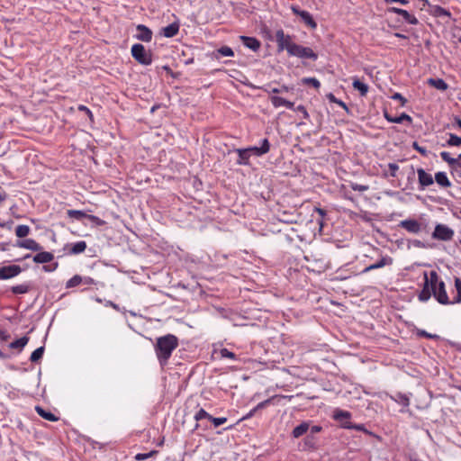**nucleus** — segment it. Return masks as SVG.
<instances>
[{
	"label": "nucleus",
	"instance_id": "f257e3e1",
	"mask_svg": "<svg viewBox=\"0 0 461 461\" xmlns=\"http://www.w3.org/2000/svg\"><path fill=\"white\" fill-rule=\"evenodd\" d=\"M178 346V339L173 334H167L157 339L155 352L161 366L167 363L172 352Z\"/></svg>",
	"mask_w": 461,
	"mask_h": 461
},
{
	"label": "nucleus",
	"instance_id": "f03ea898",
	"mask_svg": "<svg viewBox=\"0 0 461 461\" xmlns=\"http://www.w3.org/2000/svg\"><path fill=\"white\" fill-rule=\"evenodd\" d=\"M430 289L433 296L441 304H451L445 287V283L439 280L436 271H430L429 274Z\"/></svg>",
	"mask_w": 461,
	"mask_h": 461
},
{
	"label": "nucleus",
	"instance_id": "7ed1b4c3",
	"mask_svg": "<svg viewBox=\"0 0 461 461\" xmlns=\"http://www.w3.org/2000/svg\"><path fill=\"white\" fill-rule=\"evenodd\" d=\"M131 55L140 64L150 65L152 62V54L147 50L142 44L137 43L131 47Z\"/></svg>",
	"mask_w": 461,
	"mask_h": 461
},
{
	"label": "nucleus",
	"instance_id": "20e7f679",
	"mask_svg": "<svg viewBox=\"0 0 461 461\" xmlns=\"http://www.w3.org/2000/svg\"><path fill=\"white\" fill-rule=\"evenodd\" d=\"M276 41L279 52L285 50L288 54H290L294 45V42L292 41V37L290 35L285 34L282 29H279L276 32Z\"/></svg>",
	"mask_w": 461,
	"mask_h": 461
},
{
	"label": "nucleus",
	"instance_id": "39448f33",
	"mask_svg": "<svg viewBox=\"0 0 461 461\" xmlns=\"http://www.w3.org/2000/svg\"><path fill=\"white\" fill-rule=\"evenodd\" d=\"M289 55L298 57L301 59H310L312 60H316L318 58L317 54L314 53V51L311 48L303 47L296 43H294Z\"/></svg>",
	"mask_w": 461,
	"mask_h": 461
},
{
	"label": "nucleus",
	"instance_id": "423d86ee",
	"mask_svg": "<svg viewBox=\"0 0 461 461\" xmlns=\"http://www.w3.org/2000/svg\"><path fill=\"white\" fill-rule=\"evenodd\" d=\"M433 238L440 240H450L454 236V231L449 227L438 224L435 227L434 232L432 234Z\"/></svg>",
	"mask_w": 461,
	"mask_h": 461
},
{
	"label": "nucleus",
	"instance_id": "0eeeda50",
	"mask_svg": "<svg viewBox=\"0 0 461 461\" xmlns=\"http://www.w3.org/2000/svg\"><path fill=\"white\" fill-rule=\"evenodd\" d=\"M332 417L335 420L340 423L342 428L347 429L351 427V413L349 411L336 409L333 411Z\"/></svg>",
	"mask_w": 461,
	"mask_h": 461
},
{
	"label": "nucleus",
	"instance_id": "6e6552de",
	"mask_svg": "<svg viewBox=\"0 0 461 461\" xmlns=\"http://www.w3.org/2000/svg\"><path fill=\"white\" fill-rule=\"evenodd\" d=\"M291 10L294 14L300 16L303 23L310 28L315 29L317 27L316 22L313 20L312 14L309 12L300 10V8L296 5H292Z\"/></svg>",
	"mask_w": 461,
	"mask_h": 461
},
{
	"label": "nucleus",
	"instance_id": "1a4fd4ad",
	"mask_svg": "<svg viewBox=\"0 0 461 461\" xmlns=\"http://www.w3.org/2000/svg\"><path fill=\"white\" fill-rule=\"evenodd\" d=\"M22 268L18 265H9L0 267V279L6 280L18 276Z\"/></svg>",
	"mask_w": 461,
	"mask_h": 461
},
{
	"label": "nucleus",
	"instance_id": "9d476101",
	"mask_svg": "<svg viewBox=\"0 0 461 461\" xmlns=\"http://www.w3.org/2000/svg\"><path fill=\"white\" fill-rule=\"evenodd\" d=\"M417 175L420 190L431 185L434 182L433 176L427 173L423 168H418Z\"/></svg>",
	"mask_w": 461,
	"mask_h": 461
},
{
	"label": "nucleus",
	"instance_id": "9b49d317",
	"mask_svg": "<svg viewBox=\"0 0 461 461\" xmlns=\"http://www.w3.org/2000/svg\"><path fill=\"white\" fill-rule=\"evenodd\" d=\"M388 12L401 15L402 17V19L409 24L415 25L418 23V19L413 14H411L409 12H407L406 10L397 8V7H390V8H388Z\"/></svg>",
	"mask_w": 461,
	"mask_h": 461
},
{
	"label": "nucleus",
	"instance_id": "f8f14e48",
	"mask_svg": "<svg viewBox=\"0 0 461 461\" xmlns=\"http://www.w3.org/2000/svg\"><path fill=\"white\" fill-rule=\"evenodd\" d=\"M269 149L270 144L267 139H263L261 140L260 147L254 146L247 148V150L249 151V153H250V155H255L258 157L267 154L269 151Z\"/></svg>",
	"mask_w": 461,
	"mask_h": 461
},
{
	"label": "nucleus",
	"instance_id": "ddd939ff",
	"mask_svg": "<svg viewBox=\"0 0 461 461\" xmlns=\"http://www.w3.org/2000/svg\"><path fill=\"white\" fill-rule=\"evenodd\" d=\"M399 225L407 231L414 234H417L421 230V224L413 219L402 221Z\"/></svg>",
	"mask_w": 461,
	"mask_h": 461
},
{
	"label": "nucleus",
	"instance_id": "4468645a",
	"mask_svg": "<svg viewBox=\"0 0 461 461\" xmlns=\"http://www.w3.org/2000/svg\"><path fill=\"white\" fill-rule=\"evenodd\" d=\"M393 258L387 255L385 256H383L379 261H377L376 263L375 264H372L368 267H366V268L363 269L362 273H367L371 270H375V269H378V268H382L385 266H390L393 264Z\"/></svg>",
	"mask_w": 461,
	"mask_h": 461
},
{
	"label": "nucleus",
	"instance_id": "2eb2a0df",
	"mask_svg": "<svg viewBox=\"0 0 461 461\" xmlns=\"http://www.w3.org/2000/svg\"><path fill=\"white\" fill-rule=\"evenodd\" d=\"M137 34L136 38L140 41L149 42L152 39V32L147 26L139 24L136 27Z\"/></svg>",
	"mask_w": 461,
	"mask_h": 461
},
{
	"label": "nucleus",
	"instance_id": "dca6fc26",
	"mask_svg": "<svg viewBox=\"0 0 461 461\" xmlns=\"http://www.w3.org/2000/svg\"><path fill=\"white\" fill-rule=\"evenodd\" d=\"M431 294L429 274L424 272V287L419 295V299L422 302H426L430 298Z\"/></svg>",
	"mask_w": 461,
	"mask_h": 461
},
{
	"label": "nucleus",
	"instance_id": "f3484780",
	"mask_svg": "<svg viewBox=\"0 0 461 461\" xmlns=\"http://www.w3.org/2000/svg\"><path fill=\"white\" fill-rule=\"evenodd\" d=\"M16 246L32 251H40L41 249V246L32 239L18 241Z\"/></svg>",
	"mask_w": 461,
	"mask_h": 461
},
{
	"label": "nucleus",
	"instance_id": "a211bd4d",
	"mask_svg": "<svg viewBox=\"0 0 461 461\" xmlns=\"http://www.w3.org/2000/svg\"><path fill=\"white\" fill-rule=\"evenodd\" d=\"M240 39L247 48L253 51H257L260 48V41L254 37L240 36Z\"/></svg>",
	"mask_w": 461,
	"mask_h": 461
},
{
	"label": "nucleus",
	"instance_id": "6ab92c4d",
	"mask_svg": "<svg viewBox=\"0 0 461 461\" xmlns=\"http://www.w3.org/2000/svg\"><path fill=\"white\" fill-rule=\"evenodd\" d=\"M54 256L50 252L41 251L33 257V261L38 264H44L52 261Z\"/></svg>",
	"mask_w": 461,
	"mask_h": 461
},
{
	"label": "nucleus",
	"instance_id": "aec40b11",
	"mask_svg": "<svg viewBox=\"0 0 461 461\" xmlns=\"http://www.w3.org/2000/svg\"><path fill=\"white\" fill-rule=\"evenodd\" d=\"M179 31V24L177 23H172L162 29V33L167 38L176 36Z\"/></svg>",
	"mask_w": 461,
	"mask_h": 461
},
{
	"label": "nucleus",
	"instance_id": "412c9836",
	"mask_svg": "<svg viewBox=\"0 0 461 461\" xmlns=\"http://www.w3.org/2000/svg\"><path fill=\"white\" fill-rule=\"evenodd\" d=\"M435 181L441 187H449L451 185V182L449 181V179L445 172L436 173L435 174Z\"/></svg>",
	"mask_w": 461,
	"mask_h": 461
},
{
	"label": "nucleus",
	"instance_id": "4be33fe9",
	"mask_svg": "<svg viewBox=\"0 0 461 461\" xmlns=\"http://www.w3.org/2000/svg\"><path fill=\"white\" fill-rule=\"evenodd\" d=\"M384 117L385 119L390 122H394V123H402L404 121H407L409 122H411V118L410 115L406 114V113H402L400 116H397V117H393V116H390L387 113H384Z\"/></svg>",
	"mask_w": 461,
	"mask_h": 461
},
{
	"label": "nucleus",
	"instance_id": "5701e85b",
	"mask_svg": "<svg viewBox=\"0 0 461 461\" xmlns=\"http://www.w3.org/2000/svg\"><path fill=\"white\" fill-rule=\"evenodd\" d=\"M352 86L355 90H357L362 96H365L368 92V86L362 81H360L358 78H354Z\"/></svg>",
	"mask_w": 461,
	"mask_h": 461
},
{
	"label": "nucleus",
	"instance_id": "b1692460",
	"mask_svg": "<svg viewBox=\"0 0 461 461\" xmlns=\"http://www.w3.org/2000/svg\"><path fill=\"white\" fill-rule=\"evenodd\" d=\"M35 411L43 419L47 420H50V421H56L58 420V418L53 414L51 413L50 411H48L46 410H44L42 407L41 406H36L35 407Z\"/></svg>",
	"mask_w": 461,
	"mask_h": 461
},
{
	"label": "nucleus",
	"instance_id": "393cba45",
	"mask_svg": "<svg viewBox=\"0 0 461 461\" xmlns=\"http://www.w3.org/2000/svg\"><path fill=\"white\" fill-rule=\"evenodd\" d=\"M308 429L309 424L307 422H303L293 429L292 435L294 438H298L306 433Z\"/></svg>",
	"mask_w": 461,
	"mask_h": 461
},
{
	"label": "nucleus",
	"instance_id": "a878e982",
	"mask_svg": "<svg viewBox=\"0 0 461 461\" xmlns=\"http://www.w3.org/2000/svg\"><path fill=\"white\" fill-rule=\"evenodd\" d=\"M86 241L81 240V241H77L76 243L71 244L69 252L71 254L77 255V254H80V253L84 252L86 250Z\"/></svg>",
	"mask_w": 461,
	"mask_h": 461
},
{
	"label": "nucleus",
	"instance_id": "bb28decb",
	"mask_svg": "<svg viewBox=\"0 0 461 461\" xmlns=\"http://www.w3.org/2000/svg\"><path fill=\"white\" fill-rule=\"evenodd\" d=\"M237 153L239 155V164L246 165L249 163V157L251 156L250 153L247 150V149H237Z\"/></svg>",
	"mask_w": 461,
	"mask_h": 461
},
{
	"label": "nucleus",
	"instance_id": "cd10ccee",
	"mask_svg": "<svg viewBox=\"0 0 461 461\" xmlns=\"http://www.w3.org/2000/svg\"><path fill=\"white\" fill-rule=\"evenodd\" d=\"M455 288L456 290V295L451 301V303H461V279L456 277L455 279Z\"/></svg>",
	"mask_w": 461,
	"mask_h": 461
},
{
	"label": "nucleus",
	"instance_id": "c85d7f7f",
	"mask_svg": "<svg viewBox=\"0 0 461 461\" xmlns=\"http://www.w3.org/2000/svg\"><path fill=\"white\" fill-rule=\"evenodd\" d=\"M30 227L28 225H18L15 229V234L18 238H24L30 233Z\"/></svg>",
	"mask_w": 461,
	"mask_h": 461
},
{
	"label": "nucleus",
	"instance_id": "c756f323",
	"mask_svg": "<svg viewBox=\"0 0 461 461\" xmlns=\"http://www.w3.org/2000/svg\"><path fill=\"white\" fill-rule=\"evenodd\" d=\"M429 85L435 86L438 90H446L447 88V84L443 79H433L430 78L429 80Z\"/></svg>",
	"mask_w": 461,
	"mask_h": 461
},
{
	"label": "nucleus",
	"instance_id": "7c9ffc66",
	"mask_svg": "<svg viewBox=\"0 0 461 461\" xmlns=\"http://www.w3.org/2000/svg\"><path fill=\"white\" fill-rule=\"evenodd\" d=\"M28 341H29V339L26 336L22 337L14 341H13L10 344V348H23L26 346Z\"/></svg>",
	"mask_w": 461,
	"mask_h": 461
},
{
	"label": "nucleus",
	"instance_id": "2f4dec72",
	"mask_svg": "<svg viewBox=\"0 0 461 461\" xmlns=\"http://www.w3.org/2000/svg\"><path fill=\"white\" fill-rule=\"evenodd\" d=\"M83 282V277L76 275L67 282V288H71L79 285Z\"/></svg>",
	"mask_w": 461,
	"mask_h": 461
},
{
	"label": "nucleus",
	"instance_id": "473e14b6",
	"mask_svg": "<svg viewBox=\"0 0 461 461\" xmlns=\"http://www.w3.org/2000/svg\"><path fill=\"white\" fill-rule=\"evenodd\" d=\"M43 352H44V348L43 347H40L38 348H36L31 355L30 357V360L32 362H37L38 360H40L42 356H43Z\"/></svg>",
	"mask_w": 461,
	"mask_h": 461
},
{
	"label": "nucleus",
	"instance_id": "72a5a7b5",
	"mask_svg": "<svg viewBox=\"0 0 461 461\" xmlns=\"http://www.w3.org/2000/svg\"><path fill=\"white\" fill-rule=\"evenodd\" d=\"M12 292L15 294H26L29 291V285H14L11 288Z\"/></svg>",
	"mask_w": 461,
	"mask_h": 461
},
{
	"label": "nucleus",
	"instance_id": "f704fd0d",
	"mask_svg": "<svg viewBox=\"0 0 461 461\" xmlns=\"http://www.w3.org/2000/svg\"><path fill=\"white\" fill-rule=\"evenodd\" d=\"M217 53L222 57H233L234 56V52H233L232 49L228 46L221 47L220 49L217 50Z\"/></svg>",
	"mask_w": 461,
	"mask_h": 461
},
{
	"label": "nucleus",
	"instance_id": "c9c22d12",
	"mask_svg": "<svg viewBox=\"0 0 461 461\" xmlns=\"http://www.w3.org/2000/svg\"><path fill=\"white\" fill-rule=\"evenodd\" d=\"M448 146H461V137L449 133V139L447 141Z\"/></svg>",
	"mask_w": 461,
	"mask_h": 461
},
{
	"label": "nucleus",
	"instance_id": "e433bc0d",
	"mask_svg": "<svg viewBox=\"0 0 461 461\" xmlns=\"http://www.w3.org/2000/svg\"><path fill=\"white\" fill-rule=\"evenodd\" d=\"M212 415H210L205 410L200 409L194 415L195 420H201L203 419H208L211 420Z\"/></svg>",
	"mask_w": 461,
	"mask_h": 461
},
{
	"label": "nucleus",
	"instance_id": "4c0bfd02",
	"mask_svg": "<svg viewBox=\"0 0 461 461\" xmlns=\"http://www.w3.org/2000/svg\"><path fill=\"white\" fill-rule=\"evenodd\" d=\"M440 157L444 161L447 162L449 165H455L457 162V159L452 158L450 154L447 151H442L440 153Z\"/></svg>",
	"mask_w": 461,
	"mask_h": 461
},
{
	"label": "nucleus",
	"instance_id": "58836bf2",
	"mask_svg": "<svg viewBox=\"0 0 461 461\" xmlns=\"http://www.w3.org/2000/svg\"><path fill=\"white\" fill-rule=\"evenodd\" d=\"M272 104L277 108L285 105V99L280 96H272L270 98Z\"/></svg>",
	"mask_w": 461,
	"mask_h": 461
},
{
	"label": "nucleus",
	"instance_id": "ea45409f",
	"mask_svg": "<svg viewBox=\"0 0 461 461\" xmlns=\"http://www.w3.org/2000/svg\"><path fill=\"white\" fill-rule=\"evenodd\" d=\"M304 84L311 85L314 88H319L321 86L320 81L315 77H306L303 79Z\"/></svg>",
	"mask_w": 461,
	"mask_h": 461
},
{
	"label": "nucleus",
	"instance_id": "a19ab883",
	"mask_svg": "<svg viewBox=\"0 0 461 461\" xmlns=\"http://www.w3.org/2000/svg\"><path fill=\"white\" fill-rule=\"evenodd\" d=\"M156 454H157V451H155V450H152L149 453H139L135 456V459L138 461H142V460H145Z\"/></svg>",
	"mask_w": 461,
	"mask_h": 461
},
{
	"label": "nucleus",
	"instance_id": "79ce46f5",
	"mask_svg": "<svg viewBox=\"0 0 461 461\" xmlns=\"http://www.w3.org/2000/svg\"><path fill=\"white\" fill-rule=\"evenodd\" d=\"M220 355L223 358L236 359V355L233 352L228 350L227 348H221L220 350Z\"/></svg>",
	"mask_w": 461,
	"mask_h": 461
},
{
	"label": "nucleus",
	"instance_id": "37998d69",
	"mask_svg": "<svg viewBox=\"0 0 461 461\" xmlns=\"http://www.w3.org/2000/svg\"><path fill=\"white\" fill-rule=\"evenodd\" d=\"M68 215L70 217H73V218H76L77 220H80L82 219L83 217L86 216V213L82 211H77V210H70L68 211Z\"/></svg>",
	"mask_w": 461,
	"mask_h": 461
},
{
	"label": "nucleus",
	"instance_id": "c03bdc74",
	"mask_svg": "<svg viewBox=\"0 0 461 461\" xmlns=\"http://www.w3.org/2000/svg\"><path fill=\"white\" fill-rule=\"evenodd\" d=\"M350 187L354 190V191H358V192H365V191H367L369 186L368 185H360V184H357V183H352L350 185Z\"/></svg>",
	"mask_w": 461,
	"mask_h": 461
},
{
	"label": "nucleus",
	"instance_id": "a18cd8bd",
	"mask_svg": "<svg viewBox=\"0 0 461 461\" xmlns=\"http://www.w3.org/2000/svg\"><path fill=\"white\" fill-rule=\"evenodd\" d=\"M211 421L212 422L214 427L217 428V427L224 424L227 421V418H225V417L214 418V417L212 416Z\"/></svg>",
	"mask_w": 461,
	"mask_h": 461
},
{
	"label": "nucleus",
	"instance_id": "49530a36",
	"mask_svg": "<svg viewBox=\"0 0 461 461\" xmlns=\"http://www.w3.org/2000/svg\"><path fill=\"white\" fill-rule=\"evenodd\" d=\"M351 429H356V430H359V431H364L366 432V434H369L371 435L372 433L370 431H368L365 426L363 424H353L351 422V427L349 428Z\"/></svg>",
	"mask_w": 461,
	"mask_h": 461
},
{
	"label": "nucleus",
	"instance_id": "de8ad7c7",
	"mask_svg": "<svg viewBox=\"0 0 461 461\" xmlns=\"http://www.w3.org/2000/svg\"><path fill=\"white\" fill-rule=\"evenodd\" d=\"M294 110L298 113H301L303 116V118H308L309 114L303 105H298Z\"/></svg>",
	"mask_w": 461,
	"mask_h": 461
},
{
	"label": "nucleus",
	"instance_id": "09e8293b",
	"mask_svg": "<svg viewBox=\"0 0 461 461\" xmlns=\"http://www.w3.org/2000/svg\"><path fill=\"white\" fill-rule=\"evenodd\" d=\"M392 98L393 100H399L402 102V105H404L406 103V99L399 93H395L393 95Z\"/></svg>",
	"mask_w": 461,
	"mask_h": 461
},
{
	"label": "nucleus",
	"instance_id": "8fccbe9b",
	"mask_svg": "<svg viewBox=\"0 0 461 461\" xmlns=\"http://www.w3.org/2000/svg\"><path fill=\"white\" fill-rule=\"evenodd\" d=\"M389 168L391 170V176H395V173L399 169V166L397 164H395V163H390L389 164Z\"/></svg>",
	"mask_w": 461,
	"mask_h": 461
},
{
	"label": "nucleus",
	"instance_id": "3c124183",
	"mask_svg": "<svg viewBox=\"0 0 461 461\" xmlns=\"http://www.w3.org/2000/svg\"><path fill=\"white\" fill-rule=\"evenodd\" d=\"M437 14H438V15H440V16H447V17L450 16V13L442 7L438 8Z\"/></svg>",
	"mask_w": 461,
	"mask_h": 461
},
{
	"label": "nucleus",
	"instance_id": "603ef678",
	"mask_svg": "<svg viewBox=\"0 0 461 461\" xmlns=\"http://www.w3.org/2000/svg\"><path fill=\"white\" fill-rule=\"evenodd\" d=\"M270 402V399H267L266 401H263L261 402H259L256 407H255V410L258 411V410H261L265 407H267Z\"/></svg>",
	"mask_w": 461,
	"mask_h": 461
},
{
	"label": "nucleus",
	"instance_id": "864d4df0",
	"mask_svg": "<svg viewBox=\"0 0 461 461\" xmlns=\"http://www.w3.org/2000/svg\"><path fill=\"white\" fill-rule=\"evenodd\" d=\"M78 110L83 111V112H86V114H87L90 118H92V117H93L92 112H91V111H90L86 106H85V105H79V106H78Z\"/></svg>",
	"mask_w": 461,
	"mask_h": 461
},
{
	"label": "nucleus",
	"instance_id": "5fc2aeb1",
	"mask_svg": "<svg viewBox=\"0 0 461 461\" xmlns=\"http://www.w3.org/2000/svg\"><path fill=\"white\" fill-rule=\"evenodd\" d=\"M400 400H399V402L401 404H402L403 406H408L409 405V399L403 395H400L399 396Z\"/></svg>",
	"mask_w": 461,
	"mask_h": 461
},
{
	"label": "nucleus",
	"instance_id": "6e6d98bb",
	"mask_svg": "<svg viewBox=\"0 0 461 461\" xmlns=\"http://www.w3.org/2000/svg\"><path fill=\"white\" fill-rule=\"evenodd\" d=\"M413 147L420 154H422V155L426 154V149L424 148L420 147L416 142H414Z\"/></svg>",
	"mask_w": 461,
	"mask_h": 461
},
{
	"label": "nucleus",
	"instance_id": "4d7b16f0",
	"mask_svg": "<svg viewBox=\"0 0 461 461\" xmlns=\"http://www.w3.org/2000/svg\"><path fill=\"white\" fill-rule=\"evenodd\" d=\"M85 285H94L95 281L93 278L89 276L83 277V282Z\"/></svg>",
	"mask_w": 461,
	"mask_h": 461
},
{
	"label": "nucleus",
	"instance_id": "13d9d810",
	"mask_svg": "<svg viewBox=\"0 0 461 461\" xmlns=\"http://www.w3.org/2000/svg\"><path fill=\"white\" fill-rule=\"evenodd\" d=\"M419 334H420V336L427 337V338H430V339L438 338V336H437V335L429 334V333L426 332L425 330H421V331H420V332H419Z\"/></svg>",
	"mask_w": 461,
	"mask_h": 461
},
{
	"label": "nucleus",
	"instance_id": "bf43d9fd",
	"mask_svg": "<svg viewBox=\"0 0 461 461\" xmlns=\"http://www.w3.org/2000/svg\"><path fill=\"white\" fill-rule=\"evenodd\" d=\"M384 2L387 3V4H390V3H400L402 5H407L408 4L407 0H384Z\"/></svg>",
	"mask_w": 461,
	"mask_h": 461
},
{
	"label": "nucleus",
	"instance_id": "052dcab7",
	"mask_svg": "<svg viewBox=\"0 0 461 461\" xmlns=\"http://www.w3.org/2000/svg\"><path fill=\"white\" fill-rule=\"evenodd\" d=\"M257 411V410H255V408H253L248 414H246L241 420H248L249 418H251L255 412Z\"/></svg>",
	"mask_w": 461,
	"mask_h": 461
},
{
	"label": "nucleus",
	"instance_id": "680f3d73",
	"mask_svg": "<svg viewBox=\"0 0 461 461\" xmlns=\"http://www.w3.org/2000/svg\"><path fill=\"white\" fill-rule=\"evenodd\" d=\"M284 106H285L288 109H294V104L290 102V101H288V100H285Z\"/></svg>",
	"mask_w": 461,
	"mask_h": 461
},
{
	"label": "nucleus",
	"instance_id": "e2e57ef3",
	"mask_svg": "<svg viewBox=\"0 0 461 461\" xmlns=\"http://www.w3.org/2000/svg\"><path fill=\"white\" fill-rule=\"evenodd\" d=\"M321 430V427H320V426H312V427L311 428V432H312V434H314V433H318V432H320Z\"/></svg>",
	"mask_w": 461,
	"mask_h": 461
},
{
	"label": "nucleus",
	"instance_id": "0e129e2a",
	"mask_svg": "<svg viewBox=\"0 0 461 461\" xmlns=\"http://www.w3.org/2000/svg\"><path fill=\"white\" fill-rule=\"evenodd\" d=\"M6 194L5 193H0V204L5 200Z\"/></svg>",
	"mask_w": 461,
	"mask_h": 461
},
{
	"label": "nucleus",
	"instance_id": "69168bd1",
	"mask_svg": "<svg viewBox=\"0 0 461 461\" xmlns=\"http://www.w3.org/2000/svg\"><path fill=\"white\" fill-rule=\"evenodd\" d=\"M394 36L397 37V38H401V39H406L407 38L406 35L399 33V32H396L394 34Z\"/></svg>",
	"mask_w": 461,
	"mask_h": 461
},
{
	"label": "nucleus",
	"instance_id": "338daca9",
	"mask_svg": "<svg viewBox=\"0 0 461 461\" xmlns=\"http://www.w3.org/2000/svg\"><path fill=\"white\" fill-rule=\"evenodd\" d=\"M107 304L112 306L113 309L118 310V305L113 303V302H108Z\"/></svg>",
	"mask_w": 461,
	"mask_h": 461
},
{
	"label": "nucleus",
	"instance_id": "774afa93",
	"mask_svg": "<svg viewBox=\"0 0 461 461\" xmlns=\"http://www.w3.org/2000/svg\"><path fill=\"white\" fill-rule=\"evenodd\" d=\"M269 92L274 93V94H277V93L282 92V90L279 89V88H273Z\"/></svg>",
	"mask_w": 461,
	"mask_h": 461
}]
</instances>
